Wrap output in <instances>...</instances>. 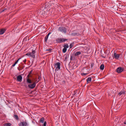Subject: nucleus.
Returning <instances> with one entry per match:
<instances>
[{
    "mask_svg": "<svg viewBox=\"0 0 126 126\" xmlns=\"http://www.w3.org/2000/svg\"><path fill=\"white\" fill-rule=\"evenodd\" d=\"M58 31L62 33L65 34L67 32V29L64 27L61 26L59 27Z\"/></svg>",
    "mask_w": 126,
    "mask_h": 126,
    "instance_id": "1",
    "label": "nucleus"
},
{
    "mask_svg": "<svg viewBox=\"0 0 126 126\" xmlns=\"http://www.w3.org/2000/svg\"><path fill=\"white\" fill-rule=\"evenodd\" d=\"M35 50H32L31 52L27 53L26 54V55L29 56L33 58H34L35 57Z\"/></svg>",
    "mask_w": 126,
    "mask_h": 126,
    "instance_id": "2",
    "label": "nucleus"
},
{
    "mask_svg": "<svg viewBox=\"0 0 126 126\" xmlns=\"http://www.w3.org/2000/svg\"><path fill=\"white\" fill-rule=\"evenodd\" d=\"M39 81H37V80L35 82L33 83L32 84H29L28 85V87L31 89H33L34 88L35 86L36 83H37Z\"/></svg>",
    "mask_w": 126,
    "mask_h": 126,
    "instance_id": "3",
    "label": "nucleus"
},
{
    "mask_svg": "<svg viewBox=\"0 0 126 126\" xmlns=\"http://www.w3.org/2000/svg\"><path fill=\"white\" fill-rule=\"evenodd\" d=\"M60 63L59 62H57L55 64V67L56 68V69L58 70L60 68Z\"/></svg>",
    "mask_w": 126,
    "mask_h": 126,
    "instance_id": "4",
    "label": "nucleus"
},
{
    "mask_svg": "<svg viewBox=\"0 0 126 126\" xmlns=\"http://www.w3.org/2000/svg\"><path fill=\"white\" fill-rule=\"evenodd\" d=\"M19 126H27L28 125L27 122L25 121L24 122H21L19 124Z\"/></svg>",
    "mask_w": 126,
    "mask_h": 126,
    "instance_id": "5",
    "label": "nucleus"
},
{
    "mask_svg": "<svg viewBox=\"0 0 126 126\" xmlns=\"http://www.w3.org/2000/svg\"><path fill=\"white\" fill-rule=\"evenodd\" d=\"M124 68L121 67H119L117 68L116 70V72L118 73H120L124 70Z\"/></svg>",
    "mask_w": 126,
    "mask_h": 126,
    "instance_id": "6",
    "label": "nucleus"
},
{
    "mask_svg": "<svg viewBox=\"0 0 126 126\" xmlns=\"http://www.w3.org/2000/svg\"><path fill=\"white\" fill-rule=\"evenodd\" d=\"M125 90L122 89L121 90V92L118 93V95L119 96H120L122 95L125 94Z\"/></svg>",
    "mask_w": 126,
    "mask_h": 126,
    "instance_id": "7",
    "label": "nucleus"
},
{
    "mask_svg": "<svg viewBox=\"0 0 126 126\" xmlns=\"http://www.w3.org/2000/svg\"><path fill=\"white\" fill-rule=\"evenodd\" d=\"M22 77L20 75L18 76L17 77V81L20 82H21L22 81Z\"/></svg>",
    "mask_w": 126,
    "mask_h": 126,
    "instance_id": "8",
    "label": "nucleus"
},
{
    "mask_svg": "<svg viewBox=\"0 0 126 126\" xmlns=\"http://www.w3.org/2000/svg\"><path fill=\"white\" fill-rule=\"evenodd\" d=\"M114 58L116 59H118L120 57V55L116 54L115 52L114 53Z\"/></svg>",
    "mask_w": 126,
    "mask_h": 126,
    "instance_id": "9",
    "label": "nucleus"
},
{
    "mask_svg": "<svg viewBox=\"0 0 126 126\" xmlns=\"http://www.w3.org/2000/svg\"><path fill=\"white\" fill-rule=\"evenodd\" d=\"M50 9V7L49 6L45 4V10L46 11H48Z\"/></svg>",
    "mask_w": 126,
    "mask_h": 126,
    "instance_id": "10",
    "label": "nucleus"
},
{
    "mask_svg": "<svg viewBox=\"0 0 126 126\" xmlns=\"http://www.w3.org/2000/svg\"><path fill=\"white\" fill-rule=\"evenodd\" d=\"M60 39V43L64 42L65 41H66L68 40L67 39L63 38H61Z\"/></svg>",
    "mask_w": 126,
    "mask_h": 126,
    "instance_id": "11",
    "label": "nucleus"
},
{
    "mask_svg": "<svg viewBox=\"0 0 126 126\" xmlns=\"http://www.w3.org/2000/svg\"><path fill=\"white\" fill-rule=\"evenodd\" d=\"M27 77L29 78V75H28ZM27 82L31 84L32 83V80L29 78H28L27 79Z\"/></svg>",
    "mask_w": 126,
    "mask_h": 126,
    "instance_id": "12",
    "label": "nucleus"
},
{
    "mask_svg": "<svg viewBox=\"0 0 126 126\" xmlns=\"http://www.w3.org/2000/svg\"><path fill=\"white\" fill-rule=\"evenodd\" d=\"M6 30L4 29H2L0 30V34H2L5 32Z\"/></svg>",
    "mask_w": 126,
    "mask_h": 126,
    "instance_id": "13",
    "label": "nucleus"
},
{
    "mask_svg": "<svg viewBox=\"0 0 126 126\" xmlns=\"http://www.w3.org/2000/svg\"><path fill=\"white\" fill-rule=\"evenodd\" d=\"M91 78L90 77L88 78L87 79V83L90 82L91 81Z\"/></svg>",
    "mask_w": 126,
    "mask_h": 126,
    "instance_id": "14",
    "label": "nucleus"
},
{
    "mask_svg": "<svg viewBox=\"0 0 126 126\" xmlns=\"http://www.w3.org/2000/svg\"><path fill=\"white\" fill-rule=\"evenodd\" d=\"M81 52L80 51H78L76 52L75 54V56H78V55L81 54Z\"/></svg>",
    "mask_w": 126,
    "mask_h": 126,
    "instance_id": "15",
    "label": "nucleus"
},
{
    "mask_svg": "<svg viewBox=\"0 0 126 126\" xmlns=\"http://www.w3.org/2000/svg\"><path fill=\"white\" fill-rule=\"evenodd\" d=\"M14 118L16 120H18L19 119V118L18 116L16 114H14Z\"/></svg>",
    "mask_w": 126,
    "mask_h": 126,
    "instance_id": "16",
    "label": "nucleus"
},
{
    "mask_svg": "<svg viewBox=\"0 0 126 126\" xmlns=\"http://www.w3.org/2000/svg\"><path fill=\"white\" fill-rule=\"evenodd\" d=\"M45 119L43 117L41 118L40 119V122L41 123H43Z\"/></svg>",
    "mask_w": 126,
    "mask_h": 126,
    "instance_id": "17",
    "label": "nucleus"
},
{
    "mask_svg": "<svg viewBox=\"0 0 126 126\" xmlns=\"http://www.w3.org/2000/svg\"><path fill=\"white\" fill-rule=\"evenodd\" d=\"M77 33L74 32H72L71 33V35L73 36H75L77 35Z\"/></svg>",
    "mask_w": 126,
    "mask_h": 126,
    "instance_id": "18",
    "label": "nucleus"
},
{
    "mask_svg": "<svg viewBox=\"0 0 126 126\" xmlns=\"http://www.w3.org/2000/svg\"><path fill=\"white\" fill-rule=\"evenodd\" d=\"M52 50V49L51 48H48L46 49V51H48L49 52H51Z\"/></svg>",
    "mask_w": 126,
    "mask_h": 126,
    "instance_id": "19",
    "label": "nucleus"
},
{
    "mask_svg": "<svg viewBox=\"0 0 126 126\" xmlns=\"http://www.w3.org/2000/svg\"><path fill=\"white\" fill-rule=\"evenodd\" d=\"M100 69L101 70H103L104 68V65L102 64L100 67Z\"/></svg>",
    "mask_w": 126,
    "mask_h": 126,
    "instance_id": "20",
    "label": "nucleus"
},
{
    "mask_svg": "<svg viewBox=\"0 0 126 126\" xmlns=\"http://www.w3.org/2000/svg\"><path fill=\"white\" fill-rule=\"evenodd\" d=\"M11 124L10 123H6L4 124V126H11Z\"/></svg>",
    "mask_w": 126,
    "mask_h": 126,
    "instance_id": "21",
    "label": "nucleus"
},
{
    "mask_svg": "<svg viewBox=\"0 0 126 126\" xmlns=\"http://www.w3.org/2000/svg\"><path fill=\"white\" fill-rule=\"evenodd\" d=\"M64 48H66L68 47V45L67 44H65L63 46Z\"/></svg>",
    "mask_w": 126,
    "mask_h": 126,
    "instance_id": "22",
    "label": "nucleus"
},
{
    "mask_svg": "<svg viewBox=\"0 0 126 126\" xmlns=\"http://www.w3.org/2000/svg\"><path fill=\"white\" fill-rule=\"evenodd\" d=\"M66 50H67V49L66 48H64L63 49L62 51H63V53H65L66 52Z\"/></svg>",
    "mask_w": 126,
    "mask_h": 126,
    "instance_id": "23",
    "label": "nucleus"
},
{
    "mask_svg": "<svg viewBox=\"0 0 126 126\" xmlns=\"http://www.w3.org/2000/svg\"><path fill=\"white\" fill-rule=\"evenodd\" d=\"M74 44L73 43H71L70 44V48H72Z\"/></svg>",
    "mask_w": 126,
    "mask_h": 126,
    "instance_id": "24",
    "label": "nucleus"
},
{
    "mask_svg": "<svg viewBox=\"0 0 126 126\" xmlns=\"http://www.w3.org/2000/svg\"><path fill=\"white\" fill-rule=\"evenodd\" d=\"M48 37L47 36H46V37H45V42H46L47 40H48Z\"/></svg>",
    "mask_w": 126,
    "mask_h": 126,
    "instance_id": "25",
    "label": "nucleus"
},
{
    "mask_svg": "<svg viewBox=\"0 0 126 126\" xmlns=\"http://www.w3.org/2000/svg\"><path fill=\"white\" fill-rule=\"evenodd\" d=\"M60 39L59 38H58L56 39V41L58 43H60Z\"/></svg>",
    "mask_w": 126,
    "mask_h": 126,
    "instance_id": "26",
    "label": "nucleus"
},
{
    "mask_svg": "<svg viewBox=\"0 0 126 126\" xmlns=\"http://www.w3.org/2000/svg\"><path fill=\"white\" fill-rule=\"evenodd\" d=\"M47 124V123L46 122H45L44 124L42 125V126H46Z\"/></svg>",
    "mask_w": 126,
    "mask_h": 126,
    "instance_id": "27",
    "label": "nucleus"
},
{
    "mask_svg": "<svg viewBox=\"0 0 126 126\" xmlns=\"http://www.w3.org/2000/svg\"><path fill=\"white\" fill-rule=\"evenodd\" d=\"M21 58H19L18 59V60H17L15 62V63L16 64V63L18 62L19 60L20 59H21Z\"/></svg>",
    "mask_w": 126,
    "mask_h": 126,
    "instance_id": "28",
    "label": "nucleus"
},
{
    "mask_svg": "<svg viewBox=\"0 0 126 126\" xmlns=\"http://www.w3.org/2000/svg\"><path fill=\"white\" fill-rule=\"evenodd\" d=\"M87 74V73H82L81 74V75L82 76H85V75H86Z\"/></svg>",
    "mask_w": 126,
    "mask_h": 126,
    "instance_id": "29",
    "label": "nucleus"
},
{
    "mask_svg": "<svg viewBox=\"0 0 126 126\" xmlns=\"http://www.w3.org/2000/svg\"><path fill=\"white\" fill-rule=\"evenodd\" d=\"M76 93V92L75 91H74V94H73V95L75 96Z\"/></svg>",
    "mask_w": 126,
    "mask_h": 126,
    "instance_id": "30",
    "label": "nucleus"
},
{
    "mask_svg": "<svg viewBox=\"0 0 126 126\" xmlns=\"http://www.w3.org/2000/svg\"><path fill=\"white\" fill-rule=\"evenodd\" d=\"M51 32H49V33H48V34H47V36L48 37V36H49V35L50 34H51Z\"/></svg>",
    "mask_w": 126,
    "mask_h": 126,
    "instance_id": "31",
    "label": "nucleus"
},
{
    "mask_svg": "<svg viewBox=\"0 0 126 126\" xmlns=\"http://www.w3.org/2000/svg\"><path fill=\"white\" fill-rule=\"evenodd\" d=\"M6 10V8H5L4 9L2 10L1 11V12H4L5 10Z\"/></svg>",
    "mask_w": 126,
    "mask_h": 126,
    "instance_id": "32",
    "label": "nucleus"
},
{
    "mask_svg": "<svg viewBox=\"0 0 126 126\" xmlns=\"http://www.w3.org/2000/svg\"><path fill=\"white\" fill-rule=\"evenodd\" d=\"M41 77L40 76H38V79L40 80L41 79Z\"/></svg>",
    "mask_w": 126,
    "mask_h": 126,
    "instance_id": "33",
    "label": "nucleus"
},
{
    "mask_svg": "<svg viewBox=\"0 0 126 126\" xmlns=\"http://www.w3.org/2000/svg\"><path fill=\"white\" fill-rule=\"evenodd\" d=\"M26 59H25V60H24L23 61V62L24 63H25L26 62Z\"/></svg>",
    "mask_w": 126,
    "mask_h": 126,
    "instance_id": "34",
    "label": "nucleus"
},
{
    "mask_svg": "<svg viewBox=\"0 0 126 126\" xmlns=\"http://www.w3.org/2000/svg\"><path fill=\"white\" fill-rule=\"evenodd\" d=\"M16 64H15V63L13 64L12 65V67H14V66L15 65H16Z\"/></svg>",
    "mask_w": 126,
    "mask_h": 126,
    "instance_id": "35",
    "label": "nucleus"
},
{
    "mask_svg": "<svg viewBox=\"0 0 126 126\" xmlns=\"http://www.w3.org/2000/svg\"><path fill=\"white\" fill-rule=\"evenodd\" d=\"M101 56L103 58H105L106 57V56H104L103 55H101Z\"/></svg>",
    "mask_w": 126,
    "mask_h": 126,
    "instance_id": "36",
    "label": "nucleus"
},
{
    "mask_svg": "<svg viewBox=\"0 0 126 126\" xmlns=\"http://www.w3.org/2000/svg\"><path fill=\"white\" fill-rule=\"evenodd\" d=\"M124 123L126 125V120L125 121Z\"/></svg>",
    "mask_w": 126,
    "mask_h": 126,
    "instance_id": "37",
    "label": "nucleus"
},
{
    "mask_svg": "<svg viewBox=\"0 0 126 126\" xmlns=\"http://www.w3.org/2000/svg\"><path fill=\"white\" fill-rule=\"evenodd\" d=\"M32 70L31 71H30L29 74H31L32 73Z\"/></svg>",
    "mask_w": 126,
    "mask_h": 126,
    "instance_id": "38",
    "label": "nucleus"
},
{
    "mask_svg": "<svg viewBox=\"0 0 126 126\" xmlns=\"http://www.w3.org/2000/svg\"><path fill=\"white\" fill-rule=\"evenodd\" d=\"M67 58V56L66 55V56H65V59H66Z\"/></svg>",
    "mask_w": 126,
    "mask_h": 126,
    "instance_id": "39",
    "label": "nucleus"
},
{
    "mask_svg": "<svg viewBox=\"0 0 126 126\" xmlns=\"http://www.w3.org/2000/svg\"><path fill=\"white\" fill-rule=\"evenodd\" d=\"M117 119L118 120V121H119L120 120V118H117Z\"/></svg>",
    "mask_w": 126,
    "mask_h": 126,
    "instance_id": "40",
    "label": "nucleus"
},
{
    "mask_svg": "<svg viewBox=\"0 0 126 126\" xmlns=\"http://www.w3.org/2000/svg\"><path fill=\"white\" fill-rule=\"evenodd\" d=\"M115 121H116V122H119L118 121V120H116V119H115Z\"/></svg>",
    "mask_w": 126,
    "mask_h": 126,
    "instance_id": "41",
    "label": "nucleus"
},
{
    "mask_svg": "<svg viewBox=\"0 0 126 126\" xmlns=\"http://www.w3.org/2000/svg\"><path fill=\"white\" fill-rule=\"evenodd\" d=\"M72 57V56H71V58Z\"/></svg>",
    "mask_w": 126,
    "mask_h": 126,
    "instance_id": "42",
    "label": "nucleus"
}]
</instances>
